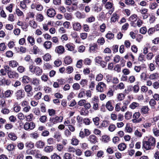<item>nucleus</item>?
Instances as JSON below:
<instances>
[{"mask_svg": "<svg viewBox=\"0 0 159 159\" xmlns=\"http://www.w3.org/2000/svg\"><path fill=\"white\" fill-rule=\"evenodd\" d=\"M156 140L153 137H151L147 141H143L142 148L146 150H149L152 148V147H154L156 145Z\"/></svg>", "mask_w": 159, "mask_h": 159, "instance_id": "1", "label": "nucleus"}, {"mask_svg": "<svg viewBox=\"0 0 159 159\" xmlns=\"http://www.w3.org/2000/svg\"><path fill=\"white\" fill-rule=\"evenodd\" d=\"M15 95L17 99H20L25 97V92L23 89H19L16 91Z\"/></svg>", "mask_w": 159, "mask_h": 159, "instance_id": "2", "label": "nucleus"}, {"mask_svg": "<svg viewBox=\"0 0 159 159\" xmlns=\"http://www.w3.org/2000/svg\"><path fill=\"white\" fill-rule=\"evenodd\" d=\"M140 116V113L139 112H135L133 115V118L134 119L132 120V121L134 123H139L142 121V119L141 118H139Z\"/></svg>", "mask_w": 159, "mask_h": 159, "instance_id": "3", "label": "nucleus"}, {"mask_svg": "<svg viewBox=\"0 0 159 159\" xmlns=\"http://www.w3.org/2000/svg\"><path fill=\"white\" fill-rule=\"evenodd\" d=\"M63 117L62 116H55L54 118L51 117L50 119V121L52 122L53 124H55L62 121Z\"/></svg>", "mask_w": 159, "mask_h": 159, "instance_id": "4", "label": "nucleus"}, {"mask_svg": "<svg viewBox=\"0 0 159 159\" xmlns=\"http://www.w3.org/2000/svg\"><path fill=\"white\" fill-rule=\"evenodd\" d=\"M25 90L26 92L28 97H31L33 95V92H30L32 90V87L30 85L27 84L25 86Z\"/></svg>", "mask_w": 159, "mask_h": 159, "instance_id": "5", "label": "nucleus"}, {"mask_svg": "<svg viewBox=\"0 0 159 159\" xmlns=\"http://www.w3.org/2000/svg\"><path fill=\"white\" fill-rule=\"evenodd\" d=\"M89 51L90 52L95 53L97 52V50L98 49V46L97 43H93L89 44Z\"/></svg>", "mask_w": 159, "mask_h": 159, "instance_id": "6", "label": "nucleus"}, {"mask_svg": "<svg viewBox=\"0 0 159 159\" xmlns=\"http://www.w3.org/2000/svg\"><path fill=\"white\" fill-rule=\"evenodd\" d=\"M55 51L58 54H62L65 52L64 47L62 45L57 46L56 48Z\"/></svg>", "mask_w": 159, "mask_h": 159, "instance_id": "7", "label": "nucleus"}, {"mask_svg": "<svg viewBox=\"0 0 159 159\" xmlns=\"http://www.w3.org/2000/svg\"><path fill=\"white\" fill-rule=\"evenodd\" d=\"M16 145L14 143L8 144L6 147L7 149L9 152L15 151Z\"/></svg>", "mask_w": 159, "mask_h": 159, "instance_id": "8", "label": "nucleus"}, {"mask_svg": "<svg viewBox=\"0 0 159 159\" xmlns=\"http://www.w3.org/2000/svg\"><path fill=\"white\" fill-rule=\"evenodd\" d=\"M148 10L146 8H143L140 10L141 13L143 15V19H145L148 18L150 16V14L148 13Z\"/></svg>", "mask_w": 159, "mask_h": 159, "instance_id": "9", "label": "nucleus"}, {"mask_svg": "<svg viewBox=\"0 0 159 159\" xmlns=\"http://www.w3.org/2000/svg\"><path fill=\"white\" fill-rule=\"evenodd\" d=\"M113 102H114L113 100H109L107 102L106 107L109 111H112L114 109V107L112 105Z\"/></svg>", "mask_w": 159, "mask_h": 159, "instance_id": "10", "label": "nucleus"}, {"mask_svg": "<svg viewBox=\"0 0 159 159\" xmlns=\"http://www.w3.org/2000/svg\"><path fill=\"white\" fill-rule=\"evenodd\" d=\"M11 81L10 80L6 79L4 78L0 80V85H7L9 86L11 84Z\"/></svg>", "mask_w": 159, "mask_h": 159, "instance_id": "11", "label": "nucleus"}, {"mask_svg": "<svg viewBox=\"0 0 159 159\" xmlns=\"http://www.w3.org/2000/svg\"><path fill=\"white\" fill-rule=\"evenodd\" d=\"M47 14L48 17H53L56 15V12L54 9L49 8L47 10Z\"/></svg>", "mask_w": 159, "mask_h": 159, "instance_id": "12", "label": "nucleus"}, {"mask_svg": "<svg viewBox=\"0 0 159 159\" xmlns=\"http://www.w3.org/2000/svg\"><path fill=\"white\" fill-rule=\"evenodd\" d=\"M7 74L9 77L10 78L18 77L19 76L18 73L14 71L11 70L10 71L8 72Z\"/></svg>", "mask_w": 159, "mask_h": 159, "instance_id": "13", "label": "nucleus"}, {"mask_svg": "<svg viewBox=\"0 0 159 159\" xmlns=\"http://www.w3.org/2000/svg\"><path fill=\"white\" fill-rule=\"evenodd\" d=\"M73 28L74 30L78 31L81 29V25L80 23L74 22H73Z\"/></svg>", "mask_w": 159, "mask_h": 159, "instance_id": "14", "label": "nucleus"}, {"mask_svg": "<svg viewBox=\"0 0 159 159\" xmlns=\"http://www.w3.org/2000/svg\"><path fill=\"white\" fill-rule=\"evenodd\" d=\"M97 137L93 134L90 135L88 138V140L92 143L95 144L97 142Z\"/></svg>", "mask_w": 159, "mask_h": 159, "instance_id": "15", "label": "nucleus"}, {"mask_svg": "<svg viewBox=\"0 0 159 159\" xmlns=\"http://www.w3.org/2000/svg\"><path fill=\"white\" fill-rule=\"evenodd\" d=\"M119 18V16L116 13H113L111 18V22H115L118 21Z\"/></svg>", "mask_w": 159, "mask_h": 159, "instance_id": "16", "label": "nucleus"}, {"mask_svg": "<svg viewBox=\"0 0 159 159\" xmlns=\"http://www.w3.org/2000/svg\"><path fill=\"white\" fill-rule=\"evenodd\" d=\"M65 47L66 49L69 51H72L74 50L75 45L72 43H68L66 45Z\"/></svg>", "mask_w": 159, "mask_h": 159, "instance_id": "17", "label": "nucleus"}, {"mask_svg": "<svg viewBox=\"0 0 159 159\" xmlns=\"http://www.w3.org/2000/svg\"><path fill=\"white\" fill-rule=\"evenodd\" d=\"M45 146V143L42 140H39L36 142V146L38 148H43Z\"/></svg>", "mask_w": 159, "mask_h": 159, "instance_id": "18", "label": "nucleus"}, {"mask_svg": "<svg viewBox=\"0 0 159 159\" xmlns=\"http://www.w3.org/2000/svg\"><path fill=\"white\" fill-rule=\"evenodd\" d=\"M72 59L70 56H67L65 57L64 59V62L65 64L69 65L72 63Z\"/></svg>", "mask_w": 159, "mask_h": 159, "instance_id": "19", "label": "nucleus"}, {"mask_svg": "<svg viewBox=\"0 0 159 159\" xmlns=\"http://www.w3.org/2000/svg\"><path fill=\"white\" fill-rule=\"evenodd\" d=\"M31 78L26 75H24L22 80V82L23 84H28L31 81Z\"/></svg>", "mask_w": 159, "mask_h": 159, "instance_id": "20", "label": "nucleus"}, {"mask_svg": "<svg viewBox=\"0 0 159 159\" xmlns=\"http://www.w3.org/2000/svg\"><path fill=\"white\" fill-rule=\"evenodd\" d=\"M43 46L46 49H49L52 47V43L50 41H46L43 44Z\"/></svg>", "mask_w": 159, "mask_h": 159, "instance_id": "21", "label": "nucleus"}, {"mask_svg": "<svg viewBox=\"0 0 159 159\" xmlns=\"http://www.w3.org/2000/svg\"><path fill=\"white\" fill-rule=\"evenodd\" d=\"M8 136L10 139L12 140L15 141L17 138L16 134L14 133L11 132L8 134Z\"/></svg>", "mask_w": 159, "mask_h": 159, "instance_id": "22", "label": "nucleus"}, {"mask_svg": "<svg viewBox=\"0 0 159 159\" xmlns=\"http://www.w3.org/2000/svg\"><path fill=\"white\" fill-rule=\"evenodd\" d=\"M53 149V147L52 146H47L44 149V151L47 153H49L52 152Z\"/></svg>", "mask_w": 159, "mask_h": 159, "instance_id": "23", "label": "nucleus"}, {"mask_svg": "<svg viewBox=\"0 0 159 159\" xmlns=\"http://www.w3.org/2000/svg\"><path fill=\"white\" fill-rule=\"evenodd\" d=\"M25 146L30 149L33 148L34 146V143L32 141H28L26 143Z\"/></svg>", "mask_w": 159, "mask_h": 159, "instance_id": "24", "label": "nucleus"}, {"mask_svg": "<svg viewBox=\"0 0 159 159\" xmlns=\"http://www.w3.org/2000/svg\"><path fill=\"white\" fill-rule=\"evenodd\" d=\"M114 34L111 31H108L105 35V37L109 40L113 39L114 38Z\"/></svg>", "mask_w": 159, "mask_h": 159, "instance_id": "25", "label": "nucleus"}, {"mask_svg": "<svg viewBox=\"0 0 159 159\" xmlns=\"http://www.w3.org/2000/svg\"><path fill=\"white\" fill-rule=\"evenodd\" d=\"M13 91L10 90H7L5 91L4 93V96L6 98L11 97L13 93Z\"/></svg>", "mask_w": 159, "mask_h": 159, "instance_id": "26", "label": "nucleus"}, {"mask_svg": "<svg viewBox=\"0 0 159 159\" xmlns=\"http://www.w3.org/2000/svg\"><path fill=\"white\" fill-rule=\"evenodd\" d=\"M118 148L119 150L122 151L126 149V145L125 143H121L118 145Z\"/></svg>", "mask_w": 159, "mask_h": 159, "instance_id": "27", "label": "nucleus"}, {"mask_svg": "<svg viewBox=\"0 0 159 159\" xmlns=\"http://www.w3.org/2000/svg\"><path fill=\"white\" fill-rule=\"evenodd\" d=\"M30 82L31 84L36 86H38L39 84V80L37 78H33L31 79Z\"/></svg>", "mask_w": 159, "mask_h": 159, "instance_id": "28", "label": "nucleus"}, {"mask_svg": "<svg viewBox=\"0 0 159 159\" xmlns=\"http://www.w3.org/2000/svg\"><path fill=\"white\" fill-rule=\"evenodd\" d=\"M18 65V63L16 61L13 60L9 62V65L12 67H15Z\"/></svg>", "mask_w": 159, "mask_h": 159, "instance_id": "29", "label": "nucleus"}, {"mask_svg": "<svg viewBox=\"0 0 159 159\" xmlns=\"http://www.w3.org/2000/svg\"><path fill=\"white\" fill-rule=\"evenodd\" d=\"M27 40L32 46L34 45L35 43V40L34 37L31 36H29L27 38Z\"/></svg>", "mask_w": 159, "mask_h": 159, "instance_id": "30", "label": "nucleus"}, {"mask_svg": "<svg viewBox=\"0 0 159 159\" xmlns=\"http://www.w3.org/2000/svg\"><path fill=\"white\" fill-rule=\"evenodd\" d=\"M35 73L36 75H41L43 72L42 69L38 66L35 67Z\"/></svg>", "mask_w": 159, "mask_h": 159, "instance_id": "31", "label": "nucleus"}, {"mask_svg": "<svg viewBox=\"0 0 159 159\" xmlns=\"http://www.w3.org/2000/svg\"><path fill=\"white\" fill-rule=\"evenodd\" d=\"M158 74L157 73H154L151 74L149 77V78L151 80L157 79L158 77Z\"/></svg>", "mask_w": 159, "mask_h": 159, "instance_id": "32", "label": "nucleus"}, {"mask_svg": "<svg viewBox=\"0 0 159 159\" xmlns=\"http://www.w3.org/2000/svg\"><path fill=\"white\" fill-rule=\"evenodd\" d=\"M48 143L50 145H54L56 143V140L53 138H50L47 140Z\"/></svg>", "mask_w": 159, "mask_h": 159, "instance_id": "33", "label": "nucleus"}, {"mask_svg": "<svg viewBox=\"0 0 159 159\" xmlns=\"http://www.w3.org/2000/svg\"><path fill=\"white\" fill-rule=\"evenodd\" d=\"M149 109L148 106H143L141 109V112L142 113L144 114H146L148 113Z\"/></svg>", "mask_w": 159, "mask_h": 159, "instance_id": "34", "label": "nucleus"}, {"mask_svg": "<svg viewBox=\"0 0 159 159\" xmlns=\"http://www.w3.org/2000/svg\"><path fill=\"white\" fill-rule=\"evenodd\" d=\"M137 15L134 14L130 16L129 20L131 21H136L137 20Z\"/></svg>", "mask_w": 159, "mask_h": 159, "instance_id": "35", "label": "nucleus"}, {"mask_svg": "<svg viewBox=\"0 0 159 159\" xmlns=\"http://www.w3.org/2000/svg\"><path fill=\"white\" fill-rule=\"evenodd\" d=\"M51 57V55L49 53H46L43 56V59L45 61H48L50 60Z\"/></svg>", "mask_w": 159, "mask_h": 159, "instance_id": "36", "label": "nucleus"}, {"mask_svg": "<svg viewBox=\"0 0 159 159\" xmlns=\"http://www.w3.org/2000/svg\"><path fill=\"white\" fill-rule=\"evenodd\" d=\"M102 141L107 143L110 140V138L108 135H103L102 137Z\"/></svg>", "mask_w": 159, "mask_h": 159, "instance_id": "37", "label": "nucleus"}, {"mask_svg": "<svg viewBox=\"0 0 159 159\" xmlns=\"http://www.w3.org/2000/svg\"><path fill=\"white\" fill-rule=\"evenodd\" d=\"M132 116L131 112L127 111L125 114V118L126 120H129L130 119Z\"/></svg>", "mask_w": 159, "mask_h": 159, "instance_id": "38", "label": "nucleus"}, {"mask_svg": "<svg viewBox=\"0 0 159 159\" xmlns=\"http://www.w3.org/2000/svg\"><path fill=\"white\" fill-rule=\"evenodd\" d=\"M29 25L31 27H32L33 28H36L37 26L36 23L33 20L30 21Z\"/></svg>", "mask_w": 159, "mask_h": 159, "instance_id": "39", "label": "nucleus"}, {"mask_svg": "<svg viewBox=\"0 0 159 159\" xmlns=\"http://www.w3.org/2000/svg\"><path fill=\"white\" fill-rule=\"evenodd\" d=\"M109 123L108 120H104L101 124V126L102 127H106L109 125Z\"/></svg>", "mask_w": 159, "mask_h": 159, "instance_id": "40", "label": "nucleus"}, {"mask_svg": "<svg viewBox=\"0 0 159 159\" xmlns=\"http://www.w3.org/2000/svg\"><path fill=\"white\" fill-rule=\"evenodd\" d=\"M85 90L84 89H82L80 90V92L78 94V97L80 98H81L83 97L85 95Z\"/></svg>", "mask_w": 159, "mask_h": 159, "instance_id": "41", "label": "nucleus"}, {"mask_svg": "<svg viewBox=\"0 0 159 159\" xmlns=\"http://www.w3.org/2000/svg\"><path fill=\"white\" fill-rule=\"evenodd\" d=\"M139 104L136 102H133L130 105L129 107L131 109H134L136 107L139 106Z\"/></svg>", "mask_w": 159, "mask_h": 159, "instance_id": "42", "label": "nucleus"}, {"mask_svg": "<svg viewBox=\"0 0 159 159\" xmlns=\"http://www.w3.org/2000/svg\"><path fill=\"white\" fill-rule=\"evenodd\" d=\"M51 157V159H61L60 156L56 153H54L53 155H52Z\"/></svg>", "mask_w": 159, "mask_h": 159, "instance_id": "43", "label": "nucleus"}, {"mask_svg": "<svg viewBox=\"0 0 159 159\" xmlns=\"http://www.w3.org/2000/svg\"><path fill=\"white\" fill-rule=\"evenodd\" d=\"M98 4H95L93 7V8L94 11H96L97 12H98L99 11H100L102 9V8L101 7H98Z\"/></svg>", "mask_w": 159, "mask_h": 159, "instance_id": "44", "label": "nucleus"}, {"mask_svg": "<svg viewBox=\"0 0 159 159\" xmlns=\"http://www.w3.org/2000/svg\"><path fill=\"white\" fill-rule=\"evenodd\" d=\"M88 114V111H86L85 108H82L80 110V114L81 115H86Z\"/></svg>", "mask_w": 159, "mask_h": 159, "instance_id": "45", "label": "nucleus"}, {"mask_svg": "<svg viewBox=\"0 0 159 159\" xmlns=\"http://www.w3.org/2000/svg\"><path fill=\"white\" fill-rule=\"evenodd\" d=\"M64 159H72L71 154L68 153H66L63 157Z\"/></svg>", "mask_w": 159, "mask_h": 159, "instance_id": "46", "label": "nucleus"}, {"mask_svg": "<svg viewBox=\"0 0 159 159\" xmlns=\"http://www.w3.org/2000/svg\"><path fill=\"white\" fill-rule=\"evenodd\" d=\"M33 111L34 113L37 116H39L41 115L40 112L39 108L37 107L33 109Z\"/></svg>", "mask_w": 159, "mask_h": 159, "instance_id": "47", "label": "nucleus"}, {"mask_svg": "<svg viewBox=\"0 0 159 159\" xmlns=\"http://www.w3.org/2000/svg\"><path fill=\"white\" fill-rule=\"evenodd\" d=\"M65 18L67 20H70L72 18V14L71 13H65L64 14Z\"/></svg>", "mask_w": 159, "mask_h": 159, "instance_id": "48", "label": "nucleus"}, {"mask_svg": "<svg viewBox=\"0 0 159 159\" xmlns=\"http://www.w3.org/2000/svg\"><path fill=\"white\" fill-rule=\"evenodd\" d=\"M88 80L86 79H82L80 82V84L82 87H84L85 85L87 84Z\"/></svg>", "mask_w": 159, "mask_h": 159, "instance_id": "49", "label": "nucleus"}, {"mask_svg": "<svg viewBox=\"0 0 159 159\" xmlns=\"http://www.w3.org/2000/svg\"><path fill=\"white\" fill-rule=\"evenodd\" d=\"M103 75L101 73H100L97 75L96 80L98 81H101L103 78Z\"/></svg>", "mask_w": 159, "mask_h": 159, "instance_id": "50", "label": "nucleus"}, {"mask_svg": "<svg viewBox=\"0 0 159 159\" xmlns=\"http://www.w3.org/2000/svg\"><path fill=\"white\" fill-rule=\"evenodd\" d=\"M35 67H37V66H34L33 65H32L29 66L30 71L33 74L35 73Z\"/></svg>", "mask_w": 159, "mask_h": 159, "instance_id": "51", "label": "nucleus"}, {"mask_svg": "<svg viewBox=\"0 0 159 159\" xmlns=\"http://www.w3.org/2000/svg\"><path fill=\"white\" fill-rule=\"evenodd\" d=\"M76 16L79 18H84L85 17L84 14H82L80 12L77 11L76 13Z\"/></svg>", "mask_w": 159, "mask_h": 159, "instance_id": "52", "label": "nucleus"}, {"mask_svg": "<svg viewBox=\"0 0 159 159\" xmlns=\"http://www.w3.org/2000/svg\"><path fill=\"white\" fill-rule=\"evenodd\" d=\"M54 138L57 139V141L58 142L60 141L61 139V134H59V133H57L55 134L53 136Z\"/></svg>", "mask_w": 159, "mask_h": 159, "instance_id": "53", "label": "nucleus"}, {"mask_svg": "<svg viewBox=\"0 0 159 159\" xmlns=\"http://www.w3.org/2000/svg\"><path fill=\"white\" fill-rule=\"evenodd\" d=\"M125 88V85L123 83H120L117 86H116V89H124Z\"/></svg>", "mask_w": 159, "mask_h": 159, "instance_id": "54", "label": "nucleus"}, {"mask_svg": "<svg viewBox=\"0 0 159 159\" xmlns=\"http://www.w3.org/2000/svg\"><path fill=\"white\" fill-rule=\"evenodd\" d=\"M133 89V87L131 86H129L127 87V89L125 90V93L128 94L129 92L131 91Z\"/></svg>", "mask_w": 159, "mask_h": 159, "instance_id": "55", "label": "nucleus"}, {"mask_svg": "<svg viewBox=\"0 0 159 159\" xmlns=\"http://www.w3.org/2000/svg\"><path fill=\"white\" fill-rule=\"evenodd\" d=\"M47 117L45 116H43L40 118L39 121L43 123H44L47 121Z\"/></svg>", "mask_w": 159, "mask_h": 159, "instance_id": "56", "label": "nucleus"}, {"mask_svg": "<svg viewBox=\"0 0 159 159\" xmlns=\"http://www.w3.org/2000/svg\"><path fill=\"white\" fill-rule=\"evenodd\" d=\"M13 127V125L11 123H7L5 125V128L7 130L11 129Z\"/></svg>", "mask_w": 159, "mask_h": 159, "instance_id": "57", "label": "nucleus"}, {"mask_svg": "<svg viewBox=\"0 0 159 159\" xmlns=\"http://www.w3.org/2000/svg\"><path fill=\"white\" fill-rule=\"evenodd\" d=\"M82 60H80L78 61L76 64V67L79 68H81L82 66Z\"/></svg>", "mask_w": 159, "mask_h": 159, "instance_id": "58", "label": "nucleus"}, {"mask_svg": "<svg viewBox=\"0 0 159 159\" xmlns=\"http://www.w3.org/2000/svg\"><path fill=\"white\" fill-rule=\"evenodd\" d=\"M106 27L105 24L104 23H103L100 26V31L102 33L104 32L105 31Z\"/></svg>", "mask_w": 159, "mask_h": 159, "instance_id": "59", "label": "nucleus"}, {"mask_svg": "<svg viewBox=\"0 0 159 159\" xmlns=\"http://www.w3.org/2000/svg\"><path fill=\"white\" fill-rule=\"evenodd\" d=\"M133 91L134 93H138L139 90V85L138 84L134 85V87H133Z\"/></svg>", "mask_w": 159, "mask_h": 159, "instance_id": "60", "label": "nucleus"}, {"mask_svg": "<svg viewBox=\"0 0 159 159\" xmlns=\"http://www.w3.org/2000/svg\"><path fill=\"white\" fill-rule=\"evenodd\" d=\"M105 42V40L104 38L102 37L100 39H99L97 40V43L100 45H102Z\"/></svg>", "mask_w": 159, "mask_h": 159, "instance_id": "61", "label": "nucleus"}, {"mask_svg": "<svg viewBox=\"0 0 159 159\" xmlns=\"http://www.w3.org/2000/svg\"><path fill=\"white\" fill-rule=\"evenodd\" d=\"M91 60L89 58H85L84 61V64L85 65H89L91 63Z\"/></svg>", "mask_w": 159, "mask_h": 159, "instance_id": "62", "label": "nucleus"}, {"mask_svg": "<svg viewBox=\"0 0 159 159\" xmlns=\"http://www.w3.org/2000/svg\"><path fill=\"white\" fill-rule=\"evenodd\" d=\"M102 60V58L101 56H98L95 57V62L96 63L99 64L101 62V61Z\"/></svg>", "mask_w": 159, "mask_h": 159, "instance_id": "63", "label": "nucleus"}, {"mask_svg": "<svg viewBox=\"0 0 159 159\" xmlns=\"http://www.w3.org/2000/svg\"><path fill=\"white\" fill-rule=\"evenodd\" d=\"M16 159H23L24 155L22 153H20L15 156Z\"/></svg>", "mask_w": 159, "mask_h": 159, "instance_id": "64", "label": "nucleus"}]
</instances>
